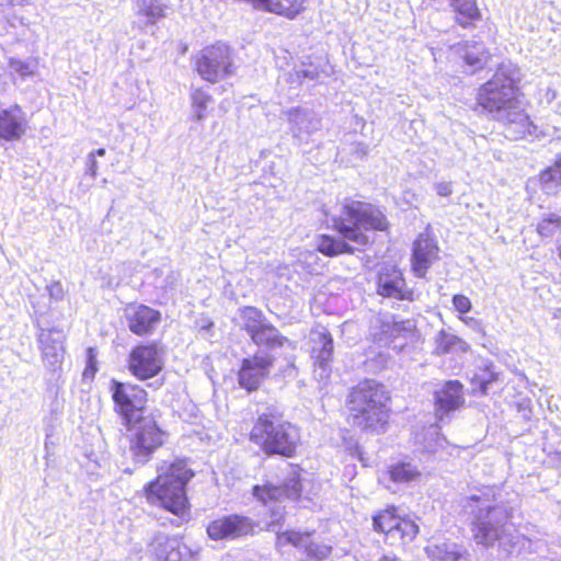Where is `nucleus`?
Wrapping results in <instances>:
<instances>
[{"instance_id": "f257e3e1", "label": "nucleus", "mask_w": 561, "mask_h": 561, "mask_svg": "<svg viewBox=\"0 0 561 561\" xmlns=\"http://www.w3.org/2000/svg\"><path fill=\"white\" fill-rule=\"evenodd\" d=\"M519 80V68L512 62H502L477 96L478 104L506 126V137L512 139L524 138L536 129L516 96Z\"/></svg>"}, {"instance_id": "f03ea898", "label": "nucleus", "mask_w": 561, "mask_h": 561, "mask_svg": "<svg viewBox=\"0 0 561 561\" xmlns=\"http://www.w3.org/2000/svg\"><path fill=\"white\" fill-rule=\"evenodd\" d=\"M290 472L283 484H275L272 481H266L263 485H255L253 488L254 497L262 502L264 505L274 504L271 508V522L267 525V530L276 534V546L284 547L291 545L296 548L304 549L309 557L318 560L327 558L331 552V547L314 542L311 533H300L295 530L280 531L282 522L285 518L284 510L278 504L282 499H297L300 494V479L294 468L288 466Z\"/></svg>"}, {"instance_id": "7ed1b4c3", "label": "nucleus", "mask_w": 561, "mask_h": 561, "mask_svg": "<svg viewBox=\"0 0 561 561\" xmlns=\"http://www.w3.org/2000/svg\"><path fill=\"white\" fill-rule=\"evenodd\" d=\"M334 229L344 240L322 234L317 240V250L327 256L354 253V248L345 240L358 245L369 242L367 232L385 230L388 227L385 215L375 206L362 202H351L343 206L341 214L332 219Z\"/></svg>"}, {"instance_id": "20e7f679", "label": "nucleus", "mask_w": 561, "mask_h": 561, "mask_svg": "<svg viewBox=\"0 0 561 561\" xmlns=\"http://www.w3.org/2000/svg\"><path fill=\"white\" fill-rule=\"evenodd\" d=\"M490 493L491 490H481L462 499V507L473 516L477 543L485 547L497 546L503 556H508L517 547L519 537L508 524L510 514L506 507L493 504Z\"/></svg>"}, {"instance_id": "39448f33", "label": "nucleus", "mask_w": 561, "mask_h": 561, "mask_svg": "<svg viewBox=\"0 0 561 561\" xmlns=\"http://www.w3.org/2000/svg\"><path fill=\"white\" fill-rule=\"evenodd\" d=\"M388 392L375 380L359 382L348 394V423L369 433L381 432L389 419Z\"/></svg>"}, {"instance_id": "423d86ee", "label": "nucleus", "mask_w": 561, "mask_h": 561, "mask_svg": "<svg viewBox=\"0 0 561 561\" xmlns=\"http://www.w3.org/2000/svg\"><path fill=\"white\" fill-rule=\"evenodd\" d=\"M193 476L184 460L174 461L167 468L161 467L156 481L146 490L147 499L184 520L190 514L185 485Z\"/></svg>"}, {"instance_id": "0eeeda50", "label": "nucleus", "mask_w": 561, "mask_h": 561, "mask_svg": "<svg viewBox=\"0 0 561 561\" xmlns=\"http://www.w3.org/2000/svg\"><path fill=\"white\" fill-rule=\"evenodd\" d=\"M251 439L260 445L266 454L291 457L299 443L298 428L284 421L275 409H267L260 414L251 431Z\"/></svg>"}, {"instance_id": "6e6552de", "label": "nucleus", "mask_w": 561, "mask_h": 561, "mask_svg": "<svg viewBox=\"0 0 561 561\" xmlns=\"http://www.w3.org/2000/svg\"><path fill=\"white\" fill-rule=\"evenodd\" d=\"M112 399L115 411L121 415L127 431L134 432L131 438V450L135 456L140 451V408L137 396V386L125 383L113 379L111 381Z\"/></svg>"}, {"instance_id": "1a4fd4ad", "label": "nucleus", "mask_w": 561, "mask_h": 561, "mask_svg": "<svg viewBox=\"0 0 561 561\" xmlns=\"http://www.w3.org/2000/svg\"><path fill=\"white\" fill-rule=\"evenodd\" d=\"M196 70L206 81L215 83L234 73L232 50L222 43L205 47L197 60Z\"/></svg>"}, {"instance_id": "9d476101", "label": "nucleus", "mask_w": 561, "mask_h": 561, "mask_svg": "<svg viewBox=\"0 0 561 561\" xmlns=\"http://www.w3.org/2000/svg\"><path fill=\"white\" fill-rule=\"evenodd\" d=\"M374 528L386 534L392 542L401 540L402 543L411 542L419 533V526L410 520L401 518L396 514L394 507H389L374 516Z\"/></svg>"}, {"instance_id": "9b49d317", "label": "nucleus", "mask_w": 561, "mask_h": 561, "mask_svg": "<svg viewBox=\"0 0 561 561\" xmlns=\"http://www.w3.org/2000/svg\"><path fill=\"white\" fill-rule=\"evenodd\" d=\"M254 531L253 522L242 515H228L217 518L207 526V535L213 540H233Z\"/></svg>"}, {"instance_id": "f8f14e48", "label": "nucleus", "mask_w": 561, "mask_h": 561, "mask_svg": "<svg viewBox=\"0 0 561 561\" xmlns=\"http://www.w3.org/2000/svg\"><path fill=\"white\" fill-rule=\"evenodd\" d=\"M273 358L266 352H257L250 358L242 360L238 380L239 385L248 391H254L268 376Z\"/></svg>"}, {"instance_id": "ddd939ff", "label": "nucleus", "mask_w": 561, "mask_h": 561, "mask_svg": "<svg viewBox=\"0 0 561 561\" xmlns=\"http://www.w3.org/2000/svg\"><path fill=\"white\" fill-rule=\"evenodd\" d=\"M27 127L26 113L19 104L0 110V140L18 141L25 135Z\"/></svg>"}, {"instance_id": "4468645a", "label": "nucleus", "mask_w": 561, "mask_h": 561, "mask_svg": "<svg viewBox=\"0 0 561 561\" xmlns=\"http://www.w3.org/2000/svg\"><path fill=\"white\" fill-rule=\"evenodd\" d=\"M438 247L428 234H420L413 244L412 268L417 277H424L427 270L438 260Z\"/></svg>"}, {"instance_id": "2eb2a0df", "label": "nucleus", "mask_w": 561, "mask_h": 561, "mask_svg": "<svg viewBox=\"0 0 561 561\" xmlns=\"http://www.w3.org/2000/svg\"><path fill=\"white\" fill-rule=\"evenodd\" d=\"M65 336L57 330H41L38 342L45 364L53 370L61 364L65 353Z\"/></svg>"}, {"instance_id": "dca6fc26", "label": "nucleus", "mask_w": 561, "mask_h": 561, "mask_svg": "<svg viewBox=\"0 0 561 561\" xmlns=\"http://www.w3.org/2000/svg\"><path fill=\"white\" fill-rule=\"evenodd\" d=\"M165 352L164 348L152 343L150 345H142V380L156 377V379L148 383V387L159 388L163 385L164 378L159 376L164 366Z\"/></svg>"}, {"instance_id": "f3484780", "label": "nucleus", "mask_w": 561, "mask_h": 561, "mask_svg": "<svg viewBox=\"0 0 561 561\" xmlns=\"http://www.w3.org/2000/svg\"><path fill=\"white\" fill-rule=\"evenodd\" d=\"M378 294L396 299H411L412 293L405 288L402 273L396 267H383L378 276Z\"/></svg>"}, {"instance_id": "a211bd4d", "label": "nucleus", "mask_w": 561, "mask_h": 561, "mask_svg": "<svg viewBox=\"0 0 561 561\" xmlns=\"http://www.w3.org/2000/svg\"><path fill=\"white\" fill-rule=\"evenodd\" d=\"M312 343L311 354L314 364L320 369L319 377L324 378L329 375V364L333 355V340L325 330H313L310 334Z\"/></svg>"}, {"instance_id": "6ab92c4d", "label": "nucleus", "mask_w": 561, "mask_h": 561, "mask_svg": "<svg viewBox=\"0 0 561 561\" xmlns=\"http://www.w3.org/2000/svg\"><path fill=\"white\" fill-rule=\"evenodd\" d=\"M187 550L179 538L163 534H158L149 545V552L157 561H182Z\"/></svg>"}, {"instance_id": "aec40b11", "label": "nucleus", "mask_w": 561, "mask_h": 561, "mask_svg": "<svg viewBox=\"0 0 561 561\" xmlns=\"http://www.w3.org/2000/svg\"><path fill=\"white\" fill-rule=\"evenodd\" d=\"M289 130L296 138L310 135L321 127V121L313 111L302 107H294L286 112Z\"/></svg>"}, {"instance_id": "412c9836", "label": "nucleus", "mask_w": 561, "mask_h": 561, "mask_svg": "<svg viewBox=\"0 0 561 561\" xmlns=\"http://www.w3.org/2000/svg\"><path fill=\"white\" fill-rule=\"evenodd\" d=\"M435 398L436 416L443 421L449 412L462 405V385L457 380L447 381L439 391H436Z\"/></svg>"}, {"instance_id": "4be33fe9", "label": "nucleus", "mask_w": 561, "mask_h": 561, "mask_svg": "<svg viewBox=\"0 0 561 561\" xmlns=\"http://www.w3.org/2000/svg\"><path fill=\"white\" fill-rule=\"evenodd\" d=\"M431 561H470L467 550L455 542H442L426 548Z\"/></svg>"}, {"instance_id": "5701e85b", "label": "nucleus", "mask_w": 561, "mask_h": 561, "mask_svg": "<svg viewBox=\"0 0 561 561\" xmlns=\"http://www.w3.org/2000/svg\"><path fill=\"white\" fill-rule=\"evenodd\" d=\"M259 9L266 12L295 19L306 9L307 0H259Z\"/></svg>"}, {"instance_id": "b1692460", "label": "nucleus", "mask_w": 561, "mask_h": 561, "mask_svg": "<svg viewBox=\"0 0 561 561\" xmlns=\"http://www.w3.org/2000/svg\"><path fill=\"white\" fill-rule=\"evenodd\" d=\"M167 434L158 426L154 417L142 416V455L163 445Z\"/></svg>"}, {"instance_id": "393cba45", "label": "nucleus", "mask_w": 561, "mask_h": 561, "mask_svg": "<svg viewBox=\"0 0 561 561\" xmlns=\"http://www.w3.org/2000/svg\"><path fill=\"white\" fill-rule=\"evenodd\" d=\"M466 64L474 70L483 68L490 59V53L482 43L467 42L458 47Z\"/></svg>"}, {"instance_id": "a878e982", "label": "nucleus", "mask_w": 561, "mask_h": 561, "mask_svg": "<svg viewBox=\"0 0 561 561\" xmlns=\"http://www.w3.org/2000/svg\"><path fill=\"white\" fill-rule=\"evenodd\" d=\"M469 344L455 334L440 330L435 336L434 354L446 355L450 353H466Z\"/></svg>"}, {"instance_id": "bb28decb", "label": "nucleus", "mask_w": 561, "mask_h": 561, "mask_svg": "<svg viewBox=\"0 0 561 561\" xmlns=\"http://www.w3.org/2000/svg\"><path fill=\"white\" fill-rule=\"evenodd\" d=\"M250 339L255 345H264L270 348L282 346L285 342H288V340L283 336L279 331L268 321L264 323L260 329H257L253 334H251Z\"/></svg>"}, {"instance_id": "cd10ccee", "label": "nucleus", "mask_w": 561, "mask_h": 561, "mask_svg": "<svg viewBox=\"0 0 561 561\" xmlns=\"http://www.w3.org/2000/svg\"><path fill=\"white\" fill-rule=\"evenodd\" d=\"M539 182L547 195H556L561 190V158L540 173Z\"/></svg>"}, {"instance_id": "c85d7f7f", "label": "nucleus", "mask_w": 561, "mask_h": 561, "mask_svg": "<svg viewBox=\"0 0 561 561\" xmlns=\"http://www.w3.org/2000/svg\"><path fill=\"white\" fill-rule=\"evenodd\" d=\"M450 4L457 14V22L465 27L481 16L476 0H450Z\"/></svg>"}, {"instance_id": "c756f323", "label": "nucleus", "mask_w": 561, "mask_h": 561, "mask_svg": "<svg viewBox=\"0 0 561 561\" xmlns=\"http://www.w3.org/2000/svg\"><path fill=\"white\" fill-rule=\"evenodd\" d=\"M191 118L202 123L207 116V108L213 103V98L202 89H193L191 92Z\"/></svg>"}, {"instance_id": "7c9ffc66", "label": "nucleus", "mask_w": 561, "mask_h": 561, "mask_svg": "<svg viewBox=\"0 0 561 561\" xmlns=\"http://www.w3.org/2000/svg\"><path fill=\"white\" fill-rule=\"evenodd\" d=\"M390 479L398 483H408L421 477L420 468L410 461H401L393 465L389 470Z\"/></svg>"}, {"instance_id": "2f4dec72", "label": "nucleus", "mask_w": 561, "mask_h": 561, "mask_svg": "<svg viewBox=\"0 0 561 561\" xmlns=\"http://www.w3.org/2000/svg\"><path fill=\"white\" fill-rule=\"evenodd\" d=\"M240 318L242 321V329L249 336L267 322L264 313L260 309L251 306L240 309Z\"/></svg>"}, {"instance_id": "473e14b6", "label": "nucleus", "mask_w": 561, "mask_h": 561, "mask_svg": "<svg viewBox=\"0 0 561 561\" xmlns=\"http://www.w3.org/2000/svg\"><path fill=\"white\" fill-rule=\"evenodd\" d=\"M537 232L543 238H551L561 232V216L554 213L543 214L537 225Z\"/></svg>"}, {"instance_id": "72a5a7b5", "label": "nucleus", "mask_w": 561, "mask_h": 561, "mask_svg": "<svg viewBox=\"0 0 561 561\" xmlns=\"http://www.w3.org/2000/svg\"><path fill=\"white\" fill-rule=\"evenodd\" d=\"M10 69L21 78H27L35 73L36 64L34 61H24L15 58L9 60Z\"/></svg>"}, {"instance_id": "f704fd0d", "label": "nucleus", "mask_w": 561, "mask_h": 561, "mask_svg": "<svg viewBox=\"0 0 561 561\" xmlns=\"http://www.w3.org/2000/svg\"><path fill=\"white\" fill-rule=\"evenodd\" d=\"M383 332L389 335V337L396 339L399 337L402 333H412L414 330V324L412 321H401L383 324Z\"/></svg>"}, {"instance_id": "c9c22d12", "label": "nucleus", "mask_w": 561, "mask_h": 561, "mask_svg": "<svg viewBox=\"0 0 561 561\" xmlns=\"http://www.w3.org/2000/svg\"><path fill=\"white\" fill-rule=\"evenodd\" d=\"M160 319L159 311L142 305V334L152 331L160 322Z\"/></svg>"}, {"instance_id": "e433bc0d", "label": "nucleus", "mask_w": 561, "mask_h": 561, "mask_svg": "<svg viewBox=\"0 0 561 561\" xmlns=\"http://www.w3.org/2000/svg\"><path fill=\"white\" fill-rule=\"evenodd\" d=\"M125 312L129 321L128 327L130 331L137 335H140V307L136 305H129Z\"/></svg>"}, {"instance_id": "4c0bfd02", "label": "nucleus", "mask_w": 561, "mask_h": 561, "mask_svg": "<svg viewBox=\"0 0 561 561\" xmlns=\"http://www.w3.org/2000/svg\"><path fill=\"white\" fill-rule=\"evenodd\" d=\"M146 15L150 23L164 16V7L157 0H150L146 8H142V15Z\"/></svg>"}, {"instance_id": "58836bf2", "label": "nucleus", "mask_w": 561, "mask_h": 561, "mask_svg": "<svg viewBox=\"0 0 561 561\" xmlns=\"http://www.w3.org/2000/svg\"><path fill=\"white\" fill-rule=\"evenodd\" d=\"M129 370L135 377L140 378V345H136L131 350L129 355Z\"/></svg>"}, {"instance_id": "ea45409f", "label": "nucleus", "mask_w": 561, "mask_h": 561, "mask_svg": "<svg viewBox=\"0 0 561 561\" xmlns=\"http://www.w3.org/2000/svg\"><path fill=\"white\" fill-rule=\"evenodd\" d=\"M453 305H454V308L459 313H462V314L469 312L472 308L470 299L465 295H455L453 297Z\"/></svg>"}, {"instance_id": "a19ab883", "label": "nucleus", "mask_w": 561, "mask_h": 561, "mask_svg": "<svg viewBox=\"0 0 561 561\" xmlns=\"http://www.w3.org/2000/svg\"><path fill=\"white\" fill-rule=\"evenodd\" d=\"M495 379L494 373L490 370H483L481 375L474 376L473 380L479 383L480 391L482 393L486 392L488 385L491 383Z\"/></svg>"}, {"instance_id": "79ce46f5", "label": "nucleus", "mask_w": 561, "mask_h": 561, "mask_svg": "<svg viewBox=\"0 0 561 561\" xmlns=\"http://www.w3.org/2000/svg\"><path fill=\"white\" fill-rule=\"evenodd\" d=\"M96 362H95V358H94V355H93V350L92 348H89L88 350V364H87V367L84 369V373H83V376L84 377H91L93 378L95 373H96Z\"/></svg>"}, {"instance_id": "37998d69", "label": "nucleus", "mask_w": 561, "mask_h": 561, "mask_svg": "<svg viewBox=\"0 0 561 561\" xmlns=\"http://www.w3.org/2000/svg\"><path fill=\"white\" fill-rule=\"evenodd\" d=\"M98 172V161L95 159V153H89L87 158L85 164V174L90 175L92 179L96 176Z\"/></svg>"}, {"instance_id": "c03bdc74", "label": "nucleus", "mask_w": 561, "mask_h": 561, "mask_svg": "<svg viewBox=\"0 0 561 561\" xmlns=\"http://www.w3.org/2000/svg\"><path fill=\"white\" fill-rule=\"evenodd\" d=\"M47 290L50 298L55 300H60L64 296V288L59 282H54L53 284L48 285Z\"/></svg>"}, {"instance_id": "a18cd8bd", "label": "nucleus", "mask_w": 561, "mask_h": 561, "mask_svg": "<svg viewBox=\"0 0 561 561\" xmlns=\"http://www.w3.org/2000/svg\"><path fill=\"white\" fill-rule=\"evenodd\" d=\"M298 79L317 80L319 78V71L317 68L301 69L296 71Z\"/></svg>"}, {"instance_id": "49530a36", "label": "nucleus", "mask_w": 561, "mask_h": 561, "mask_svg": "<svg viewBox=\"0 0 561 561\" xmlns=\"http://www.w3.org/2000/svg\"><path fill=\"white\" fill-rule=\"evenodd\" d=\"M436 193L439 196H449L453 193L451 183L448 182H439L434 185Z\"/></svg>"}, {"instance_id": "de8ad7c7", "label": "nucleus", "mask_w": 561, "mask_h": 561, "mask_svg": "<svg viewBox=\"0 0 561 561\" xmlns=\"http://www.w3.org/2000/svg\"><path fill=\"white\" fill-rule=\"evenodd\" d=\"M466 324L468 325H473V324H477V320L472 317H461L460 318Z\"/></svg>"}, {"instance_id": "09e8293b", "label": "nucleus", "mask_w": 561, "mask_h": 561, "mask_svg": "<svg viewBox=\"0 0 561 561\" xmlns=\"http://www.w3.org/2000/svg\"><path fill=\"white\" fill-rule=\"evenodd\" d=\"M378 561H400V560L394 556H383Z\"/></svg>"}, {"instance_id": "8fccbe9b", "label": "nucleus", "mask_w": 561, "mask_h": 561, "mask_svg": "<svg viewBox=\"0 0 561 561\" xmlns=\"http://www.w3.org/2000/svg\"><path fill=\"white\" fill-rule=\"evenodd\" d=\"M92 153H95V158L96 157H103L105 154V149L100 148V149L93 151Z\"/></svg>"}, {"instance_id": "3c124183", "label": "nucleus", "mask_w": 561, "mask_h": 561, "mask_svg": "<svg viewBox=\"0 0 561 561\" xmlns=\"http://www.w3.org/2000/svg\"><path fill=\"white\" fill-rule=\"evenodd\" d=\"M7 91V82L2 81V78L0 77V92Z\"/></svg>"}, {"instance_id": "603ef678", "label": "nucleus", "mask_w": 561, "mask_h": 561, "mask_svg": "<svg viewBox=\"0 0 561 561\" xmlns=\"http://www.w3.org/2000/svg\"><path fill=\"white\" fill-rule=\"evenodd\" d=\"M305 259L318 260V255L316 253L309 252L308 254H306Z\"/></svg>"}, {"instance_id": "864d4df0", "label": "nucleus", "mask_w": 561, "mask_h": 561, "mask_svg": "<svg viewBox=\"0 0 561 561\" xmlns=\"http://www.w3.org/2000/svg\"><path fill=\"white\" fill-rule=\"evenodd\" d=\"M12 2H18V3H23V2H27L28 0H11Z\"/></svg>"}]
</instances>
